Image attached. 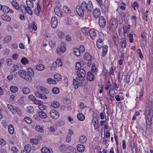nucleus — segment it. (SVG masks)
I'll return each mask as SVG.
<instances>
[{
    "label": "nucleus",
    "mask_w": 153,
    "mask_h": 153,
    "mask_svg": "<svg viewBox=\"0 0 153 153\" xmlns=\"http://www.w3.org/2000/svg\"><path fill=\"white\" fill-rule=\"evenodd\" d=\"M30 90L27 88H24L22 89V91L25 94H28L30 92Z\"/></svg>",
    "instance_id": "51"
},
{
    "label": "nucleus",
    "mask_w": 153,
    "mask_h": 153,
    "mask_svg": "<svg viewBox=\"0 0 153 153\" xmlns=\"http://www.w3.org/2000/svg\"><path fill=\"white\" fill-rule=\"evenodd\" d=\"M11 3L12 6L14 7L17 10H19L20 7L18 3L15 0H13Z\"/></svg>",
    "instance_id": "16"
},
{
    "label": "nucleus",
    "mask_w": 153,
    "mask_h": 153,
    "mask_svg": "<svg viewBox=\"0 0 153 153\" xmlns=\"http://www.w3.org/2000/svg\"><path fill=\"white\" fill-rule=\"evenodd\" d=\"M27 71L29 73L30 76H33L34 75V73L33 69L31 68H28Z\"/></svg>",
    "instance_id": "48"
},
{
    "label": "nucleus",
    "mask_w": 153,
    "mask_h": 153,
    "mask_svg": "<svg viewBox=\"0 0 153 153\" xmlns=\"http://www.w3.org/2000/svg\"><path fill=\"white\" fill-rule=\"evenodd\" d=\"M82 79L79 78L78 80L79 81V86L81 87L82 86H85L87 84V80L86 79H84L83 78Z\"/></svg>",
    "instance_id": "13"
},
{
    "label": "nucleus",
    "mask_w": 153,
    "mask_h": 153,
    "mask_svg": "<svg viewBox=\"0 0 153 153\" xmlns=\"http://www.w3.org/2000/svg\"><path fill=\"white\" fill-rule=\"evenodd\" d=\"M7 64L8 65H10L13 63V61L10 59H8L7 60Z\"/></svg>",
    "instance_id": "64"
},
{
    "label": "nucleus",
    "mask_w": 153,
    "mask_h": 153,
    "mask_svg": "<svg viewBox=\"0 0 153 153\" xmlns=\"http://www.w3.org/2000/svg\"><path fill=\"white\" fill-rule=\"evenodd\" d=\"M49 45L51 47L54 48L56 45V43L53 41H51L49 42Z\"/></svg>",
    "instance_id": "57"
},
{
    "label": "nucleus",
    "mask_w": 153,
    "mask_h": 153,
    "mask_svg": "<svg viewBox=\"0 0 153 153\" xmlns=\"http://www.w3.org/2000/svg\"><path fill=\"white\" fill-rule=\"evenodd\" d=\"M119 44L120 45L121 48H125L126 47V41L125 39H123L119 42Z\"/></svg>",
    "instance_id": "19"
},
{
    "label": "nucleus",
    "mask_w": 153,
    "mask_h": 153,
    "mask_svg": "<svg viewBox=\"0 0 153 153\" xmlns=\"http://www.w3.org/2000/svg\"><path fill=\"white\" fill-rule=\"evenodd\" d=\"M59 91V89L57 87L54 88L52 89V92L55 94H58Z\"/></svg>",
    "instance_id": "55"
},
{
    "label": "nucleus",
    "mask_w": 153,
    "mask_h": 153,
    "mask_svg": "<svg viewBox=\"0 0 153 153\" xmlns=\"http://www.w3.org/2000/svg\"><path fill=\"white\" fill-rule=\"evenodd\" d=\"M94 74H96V73L93 72L92 73L91 71L88 72L87 74V79L90 81H93L95 78Z\"/></svg>",
    "instance_id": "9"
},
{
    "label": "nucleus",
    "mask_w": 153,
    "mask_h": 153,
    "mask_svg": "<svg viewBox=\"0 0 153 153\" xmlns=\"http://www.w3.org/2000/svg\"><path fill=\"white\" fill-rule=\"evenodd\" d=\"M41 152L42 153H52V151H51L47 147H43L41 149Z\"/></svg>",
    "instance_id": "29"
},
{
    "label": "nucleus",
    "mask_w": 153,
    "mask_h": 153,
    "mask_svg": "<svg viewBox=\"0 0 153 153\" xmlns=\"http://www.w3.org/2000/svg\"><path fill=\"white\" fill-rule=\"evenodd\" d=\"M42 10L39 5L37 4V9L35 10V12L37 16H39L41 12H42Z\"/></svg>",
    "instance_id": "18"
},
{
    "label": "nucleus",
    "mask_w": 153,
    "mask_h": 153,
    "mask_svg": "<svg viewBox=\"0 0 153 153\" xmlns=\"http://www.w3.org/2000/svg\"><path fill=\"white\" fill-rule=\"evenodd\" d=\"M123 21V15L119 13L117 19V22L119 24H121Z\"/></svg>",
    "instance_id": "21"
},
{
    "label": "nucleus",
    "mask_w": 153,
    "mask_h": 153,
    "mask_svg": "<svg viewBox=\"0 0 153 153\" xmlns=\"http://www.w3.org/2000/svg\"><path fill=\"white\" fill-rule=\"evenodd\" d=\"M8 130L9 133L11 134H13L14 132V128L13 126L11 124L9 125L8 126Z\"/></svg>",
    "instance_id": "28"
},
{
    "label": "nucleus",
    "mask_w": 153,
    "mask_h": 153,
    "mask_svg": "<svg viewBox=\"0 0 153 153\" xmlns=\"http://www.w3.org/2000/svg\"><path fill=\"white\" fill-rule=\"evenodd\" d=\"M63 10L65 12L70 14L71 12V11L68 7L66 6H64L63 7Z\"/></svg>",
    "instance_id": "37"
},
{
    "label": "nucleus",
    "mask_w": 153,
    "mask_h": 153,
    "mask_svg": "<svg viewBox=\"0 0 153 153\" xmlns=\"http://www.w3.org/2000/svg\"><path fill=\"white\" fill-rule=\"evenodd\" d=\"M25 149L28 153L31 150V146L30 145L27 144L25 146Z\"/></svg>",
    "instance_id": "44"
},
{
    "label": "nucleus",
    "mask_w": 153,
    "mask_h": 153,
    "mask_svg": "<svg viewBox=\"0 0 153 153\" xmlns=\"http://www.w3.org/2000/svg\"><path fill=\"white\" fill-rule=\"evenodd\" d=\"M12 39V37L10 36H6L4 38V42L6 43H9Z\"/></svg>",
    "instance_id": "34"
},
{
    "label": "nucleus",
    "mask_w": 153,
    "mask_h": 153,
    "mask_svg": "<svg viewBox=\"0 0 153 153\" xmlns=\"http://www.w3.org/2000/svg\"><path fill=\"white\" fill-rule=\"evenodd\" d=\"M77 74L79 78H84L85 75V71L82 68L77 71Z\"/></svg>",
    "instance_id": "10"
},
{
    "label": "nucleus",
    "mask_w": 153,
    "mask_h": 153,
    "mask_svg": "<svg viewBox=\"0 0 153 153\" xmlns=\"http://www.w3.org/2000/svg\"><path fill=\"white\" fill-rule=\"evenodd\" d=\"M101 14V12L100 10L98 8H96L93 11L92 15L93 17L97 19L99 17Z\"/></svg>",
    "instance_id": "6"
},
{
    "label": "nucleus",
    "mask_w": 153,
    "mask_h": 153,
    "mask_svg": "<svg viewBox=\"0 0 153 153\" xmlns=\"http://www.w3.org/2000/svg\"><path fill=\"white\" fill-rule=\"evenodd\" d=\"M31 142L33 145H36L38 143V141L37 139H31L30 140Z\"/></svg>",
    "instance_id": "49"
},
{
    "label": "nucleus",
    "mask_w": 153,
    "mask_h": 153,
    "mask_svg": "<svg viewBox=\"0 0 153 153\" xmlns=\"http://www.w3.org/2000/svg\"><path fill=\"white\" fill-rule=\"evenodd\" d=\"M153 116V109L146 107L145 111V118L146 123L150 125Z\"/></svg>",
    "instance_id": "2"
},
{
    "label": "nucleus",
    "mask_w": 153,
    "mask_h": 153,
    "mask_svg": "<svg viewBox=\"0 0 153 153\" xmlns=\"http://www.w3.org/2000/svg\"><path fill=\"white\" fill-rule=\"evenodd\" d=\"M10 91L13 93H15L18 91V88L15 86H11L10 87Z\"/></svg>",
    "instance_id": "47"
},
{
    "label": "nucleus",
    "mask_w": 153,
    "mask_h": 153,
    "mask_svg": "<svg viewBox=\"0 0 153 153\" xmlns=\"http://www.w3.org/2000/svg\"><path fill=\"white\" fill-rule=\"evenodd\" d=\"M66 48L64 46V44L63 43H62L61 45V46L60 48L59 49H57V51L58 52V51L60 50L62 52L64 53L65 50Z\"/></svg>",
    "instance_id": "36"
},
{
    "label": "nucleus",
    "mask_w": 153,
    "mask_h": 153,
    "mask_svg": "<svg viewBox=\"0 0 153 153\" xmlns=\"http://www.w3.org/2000/svg\"><path fill=\"white\" fill-rule=\"evenodd\" d=\"M25 120L26 123L30 124L32 123V120L29 117H25Z\"/></svg>",
    "instance_id": "56"
},
{
    "label": "nucleus",
    "mask_w": 153,
    "mask_h": 153,
    "mask_svg": "<svg viewBox=\"0 0 153 153\" xmlns=\"http://www.w3.org/2000/svg\"><path fill=\"white\" fill-rule=\"evenodd\" d=\"M130 28V26L129 24L124 26L123 29L124 35H126V33L127 35L129 33V29Z\"/></svg>",
    "instance_id": "14"
},
{
    "label": "nucleus",
    "mask_w": 153,
    "mask_h": 153,
    "mask_svg": "<svg viewBox=\"0 0 153 153\" xmlns=\"http://www.w3.org/2000/svg\"><path fill=\"white\" fill-rule=\"evenodd\" d=\"M8 108L10 110V111L12 112V114L14 113L15 112L14 111V108L13 106L10 104H8L7 105Z\"/></svg>",
    "instance_id": "41"
},
{
    "label": "nucleus",
    "mask_w": 153,
    "mask_h": 153,
    "mask_svg": "<svg viewBox=\"0 0 153 153\" xmlns=\"http://www.w3.org/2000/svg\"><path fill=\"white\" fill-rule=\"evenodd\" d=\"M38 107L42 111L45 110L47 108V107L45 105L41 104L38 106Z\"/></svg>",
    "instance_id": "54"
},
{
    "label": "nucleus",
    "mask_w": 153,
    "mask_h": 153,
    "mask_svg": "<svg viewBox=\"0 0 153 153\" xmlns=\"http://www.w3.org/2000/svg\"><path fill=\"white\" fill-rule=\"evenodd\" d=\"M21 63L24 65H26L28 64L29 62L28 60L25 57H23L21 60Z\"/></svg>",
    "instance_id": "42"
},
{
    "label": "nucleus",
    "mask_w": 153,
    "mask_h": 153,
    "mask_svg": "<svg viewBox=\"0 0 153 153\" xmlns=\"http://www.w3.org/2000/svg\"><path fill=\"white\" fill-rule=\"evenodd\" d=\"M48 82L49 84H55L56 83L55 80L51 78L48 79Z\"/></svg>",
    "instance_id": "52"
},
{
    "label": "nucleus",
    "mask_w": 153,
    "mask_h": 153,
    "mask_svg": "<svg viewBox=\"0 0 153 153\" xmlns=\"http://www.w3.org/2000/svg\"><path fill=\"white\" fill-rule=\"evenodd\" d=\"M57 63L55 62L53 63L51 66V69L52 70H54L56 68Z\"/></svg>",
    "instance_id": "60"
},
{
    "label": "nucleus",
    "mask_w": 153,
    "mask_h": 153,
    "mask_svg": "<svg viewBox=\"0 0 153 153\" xmlns=\"http://www.w3.org/2000/svg\"><path fill=\"white\" fill-rule=\"evenodd\" d=\"M132 5L134 8V10H136L135 7L136 8H138V7L139 4L137 2L135 1L132 4Z\"/></svg>",
    "instance_id": "53"
},
{
    "label": "nucleus",
    "mask_w": 153,
    "mask_h": 153,
    "mask_svg": "<svg viewBox=\"0 0 153 153\" xmlns=\"http://www.w3.org/2000/svg\"><path fill=\"white\" fill-rule=\"evenodd\" d=\"M36 88L39 91H42L45 94H48L49 93V91L45 87H43L41 86H38Z\"/></svg>",
    "instance_id": "11"
},
{
    "label": "nucleus",
    "mask_w": 153,
    "mask_h": 153,
    "mask_svg": "<svg viewBox=\"0 0 153 153\" xmlns=\"http://www.w3.org/2000/svg\"><path fill=\"white\" fill-rule=\"evenodd\" d=\"M29 27L30 28H32L35 31L37 29V27L36 25V23L34 22H32L31 25L29 26Z\"/></svg>",
    "instance_id": "39"
},
{
    "label": "nucleus",
    "mask_w": 153,
    "mask_h": 153,
    "mask_svg": "<svg viewBox=\"0 0 153 153\" xmlns=\"http://www.w3.org/2000/svg\"><path fill=\"white\" fill-rule=\"evenodd\" d=\"M33 102L34 104L39 105L41 104L42 103L41 100H37L36 99H35L34 100Z\"/></svg>",
    "instance_id": "59"
},
{
    "label": "nucleus",
    "mask_w": 153,
    "mask_h": 153,
    "mask_svg": "<svg viewBox=\"0 0 153 153\" xmlns=\"http://www.w3.org/2000/svg\"><path fill=\"white\" fill-rule=\"evenodd\" d=\"M89 35L91 39H94L96 36V33L95 30L93 29H91L90 30L89 33Z\"/></svg>",
    "instance_id": "12"
},
{
    "label": "nucleus",
    "mask_w": 153,
    "mask_h": 153,
    "mask_svg": "<svg viewBox=\"0 0 153 153\" xmlns=\"http://www.w3.org/2000/svg\"><path fill=\"white\" fill-rule=\"evenodd\" d=\"M115 91L113 89H111L110 90L108 94L110 96L114 97V96Z\"/></svg>",
    "instance_id": "46"
},
{
    "label": "nucleus",
    "mask_w": 153,
    "mask_h": 153,
    "mask_svg": "<svg viewBox=\"0 0 153 153\" xmlns=\"http://www.w3.org/2000/svg\"><path fill=\"white\" fill-rule=\"evenodd\" d=\"M79 81L77 79H73V85H74V87L75 89H78L79 86Z\"/></svg>",
    "instance_id": "17"
},
{
    "label": "nucleus",
    "mask_w": 153,
    "mask_h": 153,
    "mask_svg": "<svg viewBox=\"0 0 153 153\" xmlns=\"http://www.w3.org/2000/svg\"><path fill=\"white\" fill-rule=\"evenodd\" d=\"M54 79L57 81H60L61 79L62 76L58 74H56L54 76Z\"/></svg>",
    "instance_id": "38"
},
{
    "label": "nucleus",
    "mask_w": 153,
    "mask_h": 153,
    "mask_svg": "<svg viewBox=\"0 0 153 153\" xmlns=\"http://www.w3.org/2000/svg\"><path fill=\"white\" fill-rule=\"evenodd\" d=\"M77 148L78 151L79 152H83L85 149V146L82 144H78L77 146Z\"/></svg>",
    "instance_id": "15"
},
{
    "label": "nucleus",
    "mask_w": 153,
    "mask_h": 153,
    "mask_svg": "<svg viewBox=\"0 0 153 153\" xmlns=\"http://www.w3.org/2000/svg\"><path fill=\"white\" fill-rule=\"evenodd\" d=\"M144 92V88H142L140 90V91L139 92V94H140V95L139 96V99H140L143 96V93Z\"/></svg>",
    "instance_id": "63"
},
{
    "label": "nucleus",
    "mask_w": 153,
    "mask_h": 153,
    "mask_svg": "<svg viewBox=\"0 0 153 153\" xmlns=\"http://www.w3.org/2000/svg\"><path fill=\"white\" fill-rule=\"evenodd\" d=\"M87 140V137L84 135L81 136L79 137V141L82 143H85Z\"/></svg>",
    "instance_id": "23"
},
{
    "label": "nucleus",
    "mask_w": 153,
    "mask_h": 153,
    "mask_svg": "<svg viewBox=\"0 0 153 153\" xmlns=\"http://www.w3.org/2000/svg\"><path fill=\"white\" fill-rule=\"evenodd\" d=\"M106 20L103 16H100L99 19V24L100 27H104L106 25Z\"/></svg>",
    "instance_id": "7"
},
{
    "label": "nucleus",
    "mask_w": 153,
    "mask_h": 153,
    "mask_svg": "<svg viewBox=\"0 0 153 153\" xmlns=\"http://www.w3.org/2000/svg\"><path fill=\"white\" fill-rule=\"evenodd\" d=\"M96 67L95 64H93L92 66L91 71L92 72H96Z\"/></svg>",
    "instance_id": "62"
},
{
    "label": "nucleus",
    "mask_w": 153,
    "mask_h": 153,
    "mask_svg": "<svg viewBox=\"0 0 153 153\" xmlns=\"http://www.w3.org/2000/svg\"><path fill=\"white\" fill-rule=\"evenodd\" d=\"M38 114L39 116L42 118H45L47 117V115L46 113L43 111L39 112Z\"/></svg>",
    "instance_id": "25"
},
{
    "label": "nucleus",
    "mask_w": 153,
    "mask_h": 153,
    "mask_svg": "<svg viewBox=\"0 0 153 153\" xmlns=\"http://www.w3.org/2000/svg\"><path fill=\"white\" fill-rule=\"evenodd\" d=\"M50 115L52 118L54 119H58L59 117V112L55 110H51L50 112Z\"/></svg>",
    "instance_id": "5"
},
{
    "label": "nucleus",
    "mask_w": 153,
    "mask_h": 153,
    "mask_svg": "<svg viewBox=\"0 0 153 153\" xmlns=\"http://www.w3.org/2000/svg\"><path fill=\"white\" fill-rule=\"evenodd\" d=\"M109 30L112 32L115 30L117 26V24L116 23L115 19H112L109 23Z\"/></svg>",
    "instance_id": "4"
},
{
    "label": "nucleus",
    "mask_w": 153,
    "mask_h": 153,
    "mask_svg": "<svg viewBox=\"0 0 153 153\" xmlns=\"http://www.w3.org/2000/svg\"><path fill=\"white\" fill-rule=\"evenodd\" d=\"M90 30L88 28L85 27L82 28V33L85 35H88L89 32Z\"/></svg>",
    "instance_id": "30"
},
{
    "label": "nucleus",
    "mask_w": 153,
    "mask_h": 153,
    "mask_svg": "<svg viewBox=\"0 0 153 153\" xmlns=\"http://www.w3.org/2000/svg\"><path fill=\"white\" fill-rule=\"evenodd\" d=\"M93 8V5L91 1H88L87 3L85 1H83L81 3V6L78 5L76 6V11L80 16H82L86 10L88 12H91Z\"/></svg>",
    "instance_id": "1"
},
{
    "label": "nucleus",
    "mask_w": 153,
    "mask_h": 153,
    "mask_svg": "<svg viewBox=\"0 0 153 153\" xmlns=\"http://www.w3.org/2000/svg\"><path fill=\"white\" fill-rule=\"evenodd\" d=\"M1 18L3 20L7 22H10L11 20L10 17L7 14H4L1 16Z\"/></svg>",
    "instance_id": "27"
},
{
    "label": "nucleus",
    "mask_w": 153,
    "mask_h": 153,
    "mask_svg": "<svg viewBox=\"0 0 153 153\" xmlns=\"http://www.w3.org/2000/svg\"><path fill=\"white\" fill-rule=\"evenodd\" d=\"M149 102L148 103V106L147 107L153 109V102L152 100H149Z\"/></svg>",
    "instance_id": "50"
},
{
    "label": "nucleus",
    "mask_w": 153,
    "mask_h": 153,
    "mask_svg": "<svg viewBox=\"0 0 153 153\" xmlns=\"http://www.w3.org/2000/svg\"><path fill=\"white\" fill-rule=\"evenodd\" d=\"M79 105L80 106L79 108L82 110L84 109L86 107V105H85V104L82 102H80Z\"/></svg>",
    "instance_id": "58"
},
{
    "label": "nucleus",
    "mask_w": 153,
    "mask_h": 153,
    "mask_svg": "<svg viewBox=\"0 0 153 153\" xmlns=\"http://www.w3.org/2000/svg\"><path fill=\"white\" fill-rule=\"evenodd\" d=\"M77 117L78 120L81 121L84 120L85 119V116L81 113H79L78 114Z\"/></svg>",
    "instance_id": "33"
},
{
    "label": "nucleus",
    "mask_w": 153,
    "mask_h": 153,
    "mask_svg": "<svg viewBox=\"0 0 153 153\" xmlns=\"http://www.w3.org/2000/svg\"><path fill=\"white\" fill-rule=\"evenodd\" d=\"M35 128L36 130L38 131L42 132L44 131V129L43 128L42 126L39 125H37L36 127Z\"/></svg>",
    "instance_id": "43"
},
{
    "label": "nucleus",
    "mask_w": 153,
    "mask_h": 153,
    "mask_svg": "<svg viewBox=\"0 0 153 153\" xmlns=\"http://www.w3.org/2000/svg\"><path fill=\"white\" fill-rule=\"evenodd\" d=\"M27 108V111L28 113H32L33 112L34 109L32 107L30 106L29 107Z\"/></svg>",
    "instance_id": "61"
},
{
    "label": "nucleus",
    "mask_w": 153,
    "mask_h": 153,
    "mask_svg": "<svg viewBox=\"0 0 153 153\" xmlns=\"http://www.w3.org/2000/svg\"><path fill=\"white\" fill-rule=\"evenodd\" d=\"M100 7L104 13L106 12L108 10V6L106 4H101L100 5Z\"/></svg>",
    "instance_id": "24"
},
{
    "label": "nucleus",
    "mask_w": 153,
    "mask_h": 153,
    "mask_svg": "<svg viewBox=\"0 0 153 153\" xmlns=\"http://www.w3.org/2000/svg\"><path fill=\"white\" fill-rule=\"evenodd\" d=\"M74 54L77 56H79L81 54L80 50L78 48H75L74 50Z\"/></svg>",
    "instance_id": "32"
},
{
    "label": "nucleus",
    "mask_w": 153,
    "mask_h": 153,
    "mask_svg": "<svg viewBox=\"0 0 153 153\" xmlns=\"http://www.w3.org/2000/svg\"><path fill=\"white\" fill-rule=\"evenodd\" d=\"M36 68L38 70L41 71L44 70L45 66L43 65L40 64L39 65H37L36 66Z\"/></svg>",
    "instance_id": "35"
},
{
    "label": "nucleus",
    "mask_w": 153,
    "mask_h": 153,
    "mask_svg": "<svg viewBox=\"0 0 153 153\" xmlns=\"http://www.w3.org/2000/svg\"><path fill=\"white\" fill-rule=\"evenodd\" d=\"M27 7H30L31 8H33L34 7L33 3V1H30L29 0H27L26 1Z\"/></svg>",
    "instance_id": "26"
},
{
    "label": "nucleus",
    "mask_w": 153,
    "mask_h": 153,
    "mask_svg": "<svg viewBox=\"0 0 153 153\" xmlns=\"http://www.w3.org/2000/svg\"><path fill=\"white\" fill-rule=\"evenodd\" d=\"M58 20L57 18L55 17H52L51 20V24L52 27L53 28H55L58 24Z\"/></svg>",
    "instance_id": "8"
},
{
    "label": "nucleus",
    "mask_w": 153,
    "mask_h": 153,
    "mask_svg": "<svg viewBox=\"0 0 153 153\" xmlns=\"http://www.w3.org/2000/svg\"><path fill=\"white\" fill-rule=\"evenodd\" d=\"M68 148L65 145H62L59 147V149L62 151H65L67 150Z\"/></svg>",
    "instance_id": "40"
},
{
    "label": "nucleus",
    "mask_w": 153,
    "mask_h": 153,
    "mask_svg": "<svg viewBox=\"0 0 153 153\" xmlns=\"http://www.w3.org/2000/svg\"><path fill=\"white\" fill-rule=\"evenodd\" d=\"M23 8L25 9L26 12L29 15H32L33 14V11L30 9L31 7H25V6H22Z\"/></svg>",
    "instance_id": "22"
},
{
    "label": "nucleus",
    "mask_w": 153,
    "mask_h": 153,
    "mask_svg": "<svg viewBox=\"0 0 153 153\" xmlns=\"http://www.w3.org/2000/svg\"><path fill=\"white\" fill-rule=\"evenodd\" d=\"M108 46H105L102 49V56L103 57H104L106 55V52H107V48Z\"/></svg>",
    "instance_id": "45"
},
{
    "label": "nucleus",
    "mask_w": 153,
    "mask_h": 153,
    "mask_svg": "<svg viewBox=\"0 0 153 153\" xmlns=\"http://www.w3.org/2000/svg\"><path fill=\"white\" fill-rule=\"evenodd\" d=\"M51 105L54 108H57L59 106L60 104L57 101H54L51 102Z\"/></svg>",
    "instance_id": "31"
},
{
    "label": "nucleus",
    "mask_w": 153,
    "mask_h": 153,
    "mask_svg": "<svg viewBox=\"0 0 153 153\" xmlns=\"http://www.w3.org/2000/svg\"><path fill=\"white\" fill-rule=\"evenodd\" d=\"M18 73L20 76L29 82L32 81V78L25 71L20 70L18 71Z\"/></svg>",
    "instance_id": "3"
},
{
    "label": "nucleus",
    "mask_w": 153,
    "mask_h": 153,
    "mask_svg": "<svg viewBox=\"0 0 153 153\" xmlns=\"http://www.w3.org/2000/svg\"><path fill=\"white\" fill-rule=\"evenodd\" d=\"M1 10L4 13H7L10 11V9L7 6L2 5Z\"/></svg>",
    "instance_id": "20"
}]
</instances>
